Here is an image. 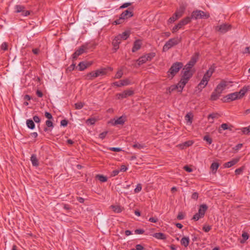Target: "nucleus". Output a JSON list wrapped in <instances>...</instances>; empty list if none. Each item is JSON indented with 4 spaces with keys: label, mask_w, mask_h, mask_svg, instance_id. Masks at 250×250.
<instances>
[{
    "label": "nucleus",
    "mask_w": 250,
    "mask_h": 250,
    "mask_svg": "<svg viewBox=\"0 0 250 250\" xmlns=\"http://www.w3.org/2000/svg\"><path fill=\"white\" fill-rule=\"evenodd\" d=\"M97 178L102 182H105L107 180L106 177L102 175H97Z\"/></svg>",
    "instance_id": "obj_41"
},
{
    "label": "nucleus",
    "mask_w": 250,
    "mask_h": 250,
    "mask_svg": "<svg viewBox=\"0 0 250 250\" xmlns=\"http://www.w3.org/2000/svg\"><path fill=\"white\" fill-rule=\"evenodd\" d=\"M142 46V42L141 40H138L134 42L133 46L132 49L133 52H135L139 49H140Z\"/></svg>",
    "instance_id": "obj_15"
},
{
    "label": "nucleus",
    "mask_w": 250,
    "mask_h": 250,
    "mask_svg": "<svg viewBox=\"0 0 250 250\" xmlns=\"http://www.w3.org/2000/svg\"><path fill=\"white\" fill-rule=\"evenodd\" d=\"M180 42V39L178 38H174L169 39L167 41L163 46V51H167L171 47L178 44Z\"/></svg>",
    "instance_id": "obj_4"
},
{
    "label": "nucleus",
    "mask_w": 250,
    "mask_h": 250,
    "mask_svg": "<svg viewBox=\"0 0 250 250\" xmlns=\"http://www.w3.org/2000/svg\"><path fill=\"white\" fill-rule=\"evenodd\" d=\"M211 229V226L205 225L203 227V229L206 232H208Z\"/></svg>",
    "instance_id": "obj_52"
},
{
    "label": "nucleus",
    "mask_w": 250,
    "mask_h": 250,
    "mask_svg": "<svg viewBox=\"0 0 250 250\" xmlns=\"http://www.w3.org/2000/svg\"><path fill=\"white\" fill-rule=\"evenodd\" d=\"M132 2H127L123 3L120 7H119V9H124L128 7V6L131 5Z\"/></svg>",
    "instance_id": "obj_45"
},
{
    "label": "nucleus",
    "mask_w": 250,
    "mask_h": 250,
    "mask_svg": "<svg viewBox=\"0 0 250 250\" xmlns=\"http://www.w3.org/2000/svg\"><path fill=\"white\" fill-rule=\"evenodd\" d=\"M183 24L181 22V21H179V22L175 25L173 28L172 29V33H175L179 29H181L183 27Z\"/></svg>",
    "instance_id": "obj_28"
},
{
    "label": "nucleus",
    "mask_w": 250,
    "mask_h": 250,
    "mask_svg": "<svg viewBox=\"0 0 250 250\" xmlns=\"http://www.w3.org/2000/svg\"><path fill=\"white\" fill-rule=\"evenodd\" d=\"M200 214H199V213H196L193 217L192 219L194 220L195 221L198 220L200 218H203V216H201Z\"/></svg>",
    "instance_id": "obj_51"
},
{
    "label": "nucleus",
    "mask_w": 250,
    "mask_h": 250,
    "mask_svg": "<svg viewBox=\"0 0 250 250\" xmlns=\"http://www.w3.org/2000/svg\"><path fill=\"white\" fill-rule=\"evenodd\" d=\"M208 83V82L202 79L200 83L198 84L197 87L199 90H202L207 85Z\"/></svg>",
    "instance_id": "obj_27"
},
{
    "label": "nucleus",
    "mask_w": 250,
    "mask_h": 250,
    "mask_svg": "<svg viewBox=\"0 0 250 250\" xmlns=\"http://www.w3.org/2000/svg\"><path fill=\"white\" fill-rule=\"evenodd\" d=\"M219 116V115L218 113H211L208 115V120L211 119L212 121H211L210 123H213L214 119L218 118Z\"/></svg>",
    "instance_id": "obj_39"
},
{
    "label": "nucleus",
    "mask_w": 250,
    "mask_h": 250,
    "mask_svg": "<svg viewBox=\"0 0 250 250\" xmlns=\"http://www.w3.org/2000/svg\"><path fill=\"white\" fill-rule=\"evenodd\" d=\"M239 161V158H235L232 159V160L225 163L224 167H230L232 166L235 165L238 161Z\"/></svg>",
    "instance_id": "obj_16"
},
{
    "label": "nucleus",
    "mask_w": 250,
    "mask_h": 250,
    "mask_svg": "<svg viewBox=\"0 0 250 250\" xmlns=\"http://www.w3.org/2000/svg\"><path fill=\"white\" fill-rule=\"evenodd\" d=\"M30 161L32 163L33 166L38 167L39 165V160L37 159V156L35 154H32L30 158Z\"/></svg>",
    "instance_id": "obj_19"
},
{
    "label": "nucleus",
    "mask_w": 250,
    "mask_h": 250,
    "mask_svg": "<svg viewBox=\"0 0 250 250\" xmlns=\"http://www.w3.org/2000/svg\"><path fill=\"white\" fill-rule=\"evenodd\" d=\"M179 18L174 14L171 17H170L168 20V23H172L177 20Z\"/></svg>",
    "instance_id": "obj_46"
},
{
    "label": "nucleus",
    "mask_w": 250,
    "mask_h": 250,
    "mask_svg": "<svg viewBox=\"0 0 250 250\" xmlns=\"http://www.w3.org/2000/svg\"><path fill=\"white\" fill-rule=\"evenodd\" d=\"M33 121L37 123H39L41 122L40 117L37 115L34 116L33 117Z\"/></svg>",
    "instance_id": "obj_58"
},
{
    "label": "nucleus",
    "mask_w": 250,
    "mask_h": 250,
    "mask_svg": "<svg viewBox=\"0 0 250 250\" xmlns=\"http://www.w3.org/2000/svg\"><path fill=\"white\" fill-rule=\"evenodd\" d=\"M226 98L227 100H229L230 101H234L237 99H240L239 96V94L237 92L228 94L227 95Z\"/></svg>",
    "instance_id": "obj_14"
},
{
    "label": "nucleus",
    "mask_w": 250,
    "mask_h": 250,
    "mask_svg": "<svg viewBox=\"0 0 250 250\" xmlns=\"http://www.w3.org/2000/svg\"><path fill=\"white\" fill-rule=\"evenodd\" d=\"M30 14L29 11L25 10L24 9L21 12V15L24 17L27 16Z\"/></svg>",
    "instance_id": "obj_63"
},
{
    "label": "nucleus",
    "mask_w": 250,
    "mask_h": 250,
    "mask_svg": "<svg viewBox=\"0 0 250 250\" xmlns=\"http://www.w3.org/2000/svg\"><path fill=\"white\" fill-rule=\"evenodd\" d=\"M215 66L214 64L211 65L204 75L202 79L208 82L212 74L215 71Z\"/></svg>",
    "instance_id": "obj_8"
},
{
    "label": "nucleus",
    "mask_w": 250,
    "mask_h": 250,
    "mask_svg": "<svg viewBox=\"0 0 250 250\" xmlns=\"http://www.w3.org/2000/svg\"><path fill=\"white\" fill-rule=\"evenodd\" d=\"M250 88V87L249 86H245L239 91V92H237L240 98H242L245 94V93L249 90Z\"/></svg>",
    "instance_id": "obj_20"
},
{
    "label": "nucleus",
    "mask_w": 250,
    "mask_h": 250,
    "mask_svg": "<svg viewBox=\"0 0 250 250\" xmlns=\"http://www.w3.org/2000/svg\"><path fill=\"white\" fill-rule=\"evenodd\" d=\"M105 69H101L97 70L95 71H92L86 74L85 79L88 80H92L94 78L98 77L100 76H103L105 74Z\"/></svg>",
    "instance_id": "obj_3"
},
{
    "label": "nucleus",
    "mask_w": 250,
    "mask_h": 250,
    "mask_svg": "<svg viewBox=\"0 0 250 250\" xmlns=\"http://www.w3.org/2000/svg\"><path fill=\"white\" fill-rule=\"evenodd\" d=\"M183 66V63L181 62H176L174 63L168 71V75L169 77L172 78L182 68Z\"/></svg>",
    "instance_id": "obj_2"
},
{
    "label": "nucleus",
    "mask_w": 250,
    "mask_h": 250,
    "mask_svg": "<svg viewBox=\"0 0 250 250\" xmlns=\"http://www.w3.org/2000/svg\"><path fill=\"white\" fill-rule=\"evenodd\" d=\"M120 37H115L112 41L113 50L116 52L119 48V44L121 43Z\"/></svg>",
    "instance_id": "obj_12"
},
{
    "label": "nucleus",
    "mask_w": 250,
    "mask_h": 250,
    "mask_svg": "<svg viewBox=\"0 0 250 250\" xmlns=\"http://www.w3.org/2000/svg\"><path fill=\"white\" fill-rule=\"evenodd\" d=\"M241 130L244 134H249L250 132V125L248 127L242 128Z\"/></svg>",
    "instance_id": "obj_43"
},
{
    "label": "nucleus",
    "mask_w": 250,
    "mask_h": 250,
    "mask_svg": "<svg viewBox=\"0 0 250 250\" xmlns=\"http://www.w3.org/2000/svg\"><path fill=\"white\" fill-rule=\"evenodd\" d=\"M24 9V6L21 5H16L15 6V12L16 13L22 12Z\"/></svg>",
    "instance_id": "obj_32"
},
{
    "label": "nucleus",
    "mask_w": 250,
    "mask_h": 250,
    "mask_svg": "<svg viewBox=\"0 0 250 250\" xmlns=\"http://www.w3.org/2000/svg\"><path fill=\"white\" fill-rule=\"evenodd\" d=\"M198 53L195 54L191 58L188 62L185 65L188 69H191L195 64L198 59Z\"/></svg>",
    "instance_id": "obj_10"
},
{
    "label": "nucleus",
    "mask_w": 250,
    "mask_h": 250,
    "mask_svg": "<svg viewBox=\"0 0 250 250\" xmlns=\"http://www.w3.org/2000/svg\"><path fill=\"white\" fill-rule=\"evenodd\" d=\"M221 95V93H219L218 91L215 89L214 91L212 93L210 96V100L211 101L217 100Z\"/></svg>",
    "instance_id": "obj_22"
},
{
    "label": "nucleus",
    "mask_w": 250,
    "mask_h": 250,
    "mask_svg": "<svg viewBox=\"0 0 250 250\" xmlns=\"http://www.w3.org/2000/svg\"><path fill=\"white\" fill-rule=\"evenodd\" d=\"M193 115L192 113H188L185 116V120L188 125H190L192 122Z\"/></svg>",
    "instance_id": "obj_23"
},
{
    "label": "nucleus",
    "mask_w": 250,
    "mask_h": 250,
    "mask_svg": "<svg viewBox=\"0 0 250 250\" xmlns=\"http://www.w3.org/2000/svg\"><path fill=\"white\" fill-rule=\"evenodd\" d=\"M228 83L224 80L221 81V82L217 85L215 88L219 93H222L226 87L228 86Z\"/></svg>",
    "instance_id": "obj_11"
},
{
    "label": "nucleus",
    "mask_w": 250,
    "mask_h": 250,
    "mask_svg": "<svg viewBox=\"0 0 250 250\" xmlns=\"http://www.w3.org/2000/svg\"><path fill=\"white\" fill-rule=\"evenodd\" d=\"M154 236L156 238L161 240H165L166 238L165 235L161 232L155 233Z\"/></svg>",
    "instance_id": "obj_30"
},
{
    "label": "nucleus",
    "mask_w": 250,
    "mask_h": 250,
    "mask_svg": "<svg viewBox=\"0 0 250 250\" xmlns=\"http://www.w3.org/2000/svg\"><path fill=\"white\" fill-rule=\"evenodd\" d=\"M83 52L84 48L83 47L80 48L73 54V58L74 59H76L79 56L83 54Z\"/></svg>",
    "instance_id": "obj_21"
},
{
    "label": "nucleus",
    "mask_w": 250,
    "mask_h": 250,
    "mask_svg": "<svg viewBox=\"0 0 250 250\" xmlns=\"http://www.w3.org/2000/svg\"><path fill=\"white\" fill-rule=\"evenodd\" d=\"M155 55V54L154 53H148V54H147L146 55H145V56L146 57L147 61H151L152 60V59L154 57Z\"/></svg>",
    "instance_id": "obj_42"
},
{
    "label": "nucleus",
    "mask_w": 250,
    "mask_h": 250,
    "mask_svg": "<svg viewBox=\"0 0 250 250\" xmlns=\"http://www.w3.org/2000/svg\"><path fill=\"white\" fill-rule=\"evenodd\" d=\"M208 209V206L206 204H202L200 206L198 213L201 215V216H204L205 213Z\"/></svg>",
    "instance_id": "obj_18"
},
{
    "label": "nucleus",
    "mask_w": 250,
    "mask_h": 250,
    "mask_svg": "<svg viewBox=\"0 0 250 250\" xmlns=\"http://www.w3.org/2000/svg\"><path fill=\"white\" fill-rule=\"evenodd\" d=\"M119 172H120L119 170H118V169L114 170L111 173V176L114 177V176L117 175Z\"/></svg>",
    "instance_id": "obj_61"
},
{
    "label": "nucleus",
    "mask_w": 250,
    "mask_h": 250,
    "mask_svg": "<svg viewBox=\"0 0 250 250\" xmlns=\"http://www.w3.org/2000/svg\"><path fill=\"white\" fill-rule=\"evenodd\" d=\"M129 34L128 32L125 31L122 34L118 35L117 37H120V40H121L122 39L123 40L127 39L129 37Z\"/></svg>",
    "instance_id": "obj_29"
},
{
    "label": "nucleus",
    "mask_w": 250,
    "mask_h": 250,
    "mask_svg": "<svg viewBox=\"0 0 250 250\" xmlns=\"http://www.w3.org/2000/svg\"><path fill=\"white\" fill-rule=\"evenodd\" d=\"M0 48L4 51L7 50L8 49L7 43L5 42H3L1 45Z\"/></svg>",
    "instance_id": "obj_55"
},
{
    "label": "nucleus",
    "mask_w": 250,
    "mask_h": 250,
    "mask_svg": "<svg viewBox=\"0 0 250 250\" xmlns=\"http://www.w3.org/2000/svg\"><path fill=\"white\" fill-rule=\"evenodd\" d=\"M191 19H192L191 18V17H187L186 18H185L184 19H183L182 20H181V21L182 23V24H183V25H185L191 21Z\"/></svg>",
    "instance_id": "obj_38"
},
{
    "label": "nucleus",
    "mask_w": 250,
    "mask_h": 250,
    "mask_svg": "<svg viewBox=\"0 0 250 250\" xmlns=\"http://www.w3.org/2000/svg\"><path fill=\"white\" fill-rule=\"evenodd\" d=\"M231 25L227 23H223L215 26V30L221 34H225L231 29Z\"/></svg>",
    "instance_id": "obj_6"
},
{
    "label": "nucleus",
    "mask_w": 250,
    "mask_h": 250,
    "mask_svg": "<svg viewBox=\"0 0 250 250\" xmlns=\"http://www.w3.org/2000/svg\"><path fill=\"white\" fill-rule=\"evenodd\" d=\"M134 94V91L132 89H128L124 91L122 93H117L116 95V98L121 100L126 98L128 97L131 96Z\"/></svg>",
    "instance_id": "obj_7"
},
{
    "label": "nucleus",
    "mask_w": 250,
    "mask_h": 250,
    "mask_svg": "<svg viewBox=\"0 0 250 250\" xmlns=\"http://www.w3.org/2000/svg\"><path fill=\"white\" fill-rule=\"evenodd\" d=\"M123 75V70L122 69H120L116 73L114 78L115 79H120L122 77Z\"/></svg>",
    "instance_id": "obj_44"
},
{
    "label": "nucleus",
    "mask_w": 250,
    "mask_h": 250,
    "mask_svg": "<svg viewBox=\"0 0 250 250\" xmlns=\"http://www.w3.org/2000/svg\"><path fill=\"white\" fill-rule=\"evenodd\" d=\"M107 133V131H104L103 132L101 133L99 135V138L102 140L104 139Z\"/></svg>",
    "instance_id": "obj_56"
},
{
    "label": "nucleus",
    "mask_w": 250,
    "mask_h": 250,
    "mask_svg": "<svg viewBox=\"0 0 250 250\" xmlns=\"http://www.w3.org/2000/svg\"><path fill=\"white\" fill-rule=\"evenodd\" d=\"M95 123V119L94 118H89V119H87L86 121V123L88 125H92L94 124Z\"/></svg>",
    "instance_id": "obj_54"
},
{
    "label": "nucleus",
    "mask_w": 250,
    "mask_h": 250,
    "mask_svg": "<svg viewBox=\"0 0 250 250\" xmlns=\"http://www.w3.org/2000/svg\"><path fill=\"white\" fill-rule=\"evenodd\" d=\"M242 237H243V239L241 240L240 243L243 244L249 239V235L248 233L243 232L242 234Z\"/></svg>",
    "instance_id": "obj_37"
},
{
    "label": "nucleus",
    "mask_w": 250,
    "mask_h": 250,
    "mask_svg": "<svg viewBox=\"0 0 250 250\" xmlns=\"http://www.w3.org/2000/svg\"><path fill=\"white\" fill-rule=\"evenodd\" d=\"M132 146L134 148H138L139 149H141L144 148L145 147V146L144 144H143L135 143Z\"/></svg>",
    "instance_id": "obj_36"
},
{
    "label": "nucleus",
    "mask_w": 250,
    "mask_h": 250,
    "mask_svg": "<svg viewBox=\"0 0 250 250\" xmlns=\"http://www.w3.org/2000/svg\"><path fill=\"white\" fill-rule=\"evenodd\" d=\"M133 8L129 7L127 10H125L120 15L121 19L124 20L128 19L133 16Z\"/></svg>",
    "instance_id": "obj_9"
},
{
    "label": "nucleus",
    "mask_w": 250,
    "mask_h": 250,
    "mask_svg": "<svg viewBox=\"0 0 250 250\" xmlns=\"http://www.w3.org/2000/svg\"><path fill=\"white\" fill-rule=\"evenodd\" d=\"M209 15L208 13H205L201 10L194 11L191 14L192 19L197 20L198 19H208Z\"/></svg>",
    "instance_id": "obj_5"
},
{
    "label": "nucleus",
    "mask_w": 250,
    "mask_h": 250,
    "mask_svg": "<svg viewBox=\"0 0 250 250\" xmlns=\"http://www.w3.org/2000/svg\"><path fill=\"white\" fill-rule=\"evenodd\" d=\"M219 166V164L218 163L214 162L212 163V164L211 165L210 169L212 170L213 172L215 173Z\"/></svg>",
    "instance_id": "obj_33"
},
{
    "label": "nucleus",
    "mask_w": 250,
    "mask_h": 250,
    "mask_svg": "<svg viewBox=\"0 0 250 250\" xmlns=\"http://www.w3.org/2000/svg\"><path fill=\"white\" fill-rule=\"evenodd\" d=\"M130 250H144V248L142 245L137 244L136 245L135 248L131 249Z\"/></svg>",
    "instance_id": "obj_48"
},
{
    "label": "nucleus",
    "mask_w": 250,
    "mask_h": 250,
    "mask_svg": "<svg viewBox=\"0 0 250 250\" xmlns=\"http://www.w3.org/2000/svg\"><path fill=\"white\" fill-rule=\"evenodd\" d=\"M203 140L208 142V144H211L212 143V139L208 136L206 135L204 137Z\"/></svg>",
    "instance_id": "obj_49"
},
{
    "label": "nucleus",
    "mask_w": 250,
    "mask_h": 250,
    "mask_svg": "<svg viewBox=\"0 0 250 250\" xmlns=\"http://www.w3.org/2000/svg\"><path fill=\"white\" fill-rule=\"evenodd\" d=\"M75 108L77 109H80L82 108L83 106V104L82 102H79L76 103L75 104Z\"/></svg>",
    "instance_id": "obj_53"
},
{
    "label": "nucleus",
    "mask_w": 250,
    "mask_h": 250,
    "mask_svg": "<svg viewBox=\"0 0 250 250\" xmlns=\"http://www.w3.org/2000/svg\"><path fill=\"white\" fill-rule=\"evenodd\" d=\"M131 83L129 79H125L121 81V85H122V86L129 85Z\"/></svg>",
    "instance_id": "obj_35"
},
{
    "label": "nucleus",
    "mask_w": 250,
    "mask_h": 250,
    "mask_svg": "<svg viewBox=\"0 0 250 250\" xmlns=\"http://www.w3.org/2000/svg\"><path fill=\"white\" fill-rule=\"evenodd\" d=\"M109 150H110L111 151H115V152H120V151H122V149L121 148L114 147H109Z\"/></svg>",
    "instance_id": "obj_57"
},
{
    "label": "nucleus",
    "mask_w": 250,
    "mask_h": 250,
    "mask_svg": "<svg viewBox=\"0 0 250 250\" xmlns=\"http://www.w3.org/2000/svg\"><path fill=\"white\" fill-rule=\"evenodd\" d=\"M183 73L182 77L180 81L179 82V86L180 87V90L183 89L185 85L188 83L189 79L192 76V73L190 69H188L185 67L183 68Z\"/></svg>",
    "instance_id": "obj_1"
},
{
    "label": "nucleus",
    "mask_w": 250,
    "mask_h": 250,
    "mask_svg": "<svg viewBox=\"0 0 250 250\" xmlns=\"http://www.w3.org/2000/svg\"><path fill=\"white\" fill-rule=\"evenodd\" d=\"M243 170V167H240V168H238L236 169L235 170V174L236 175H240V174H241L242 173Z\"/></svg>",
    "instance_id": "obj_59"
},
{
    "label": "nucleus",
    "mask_w": 250,
    "mask_h": 250,
    "mask_svg": "<svg viewBox=\"0 0 250 250\" xmlns=\"http://www.w3.org/2000/svg\"><path fill=\"white\" fill-rule=\"evenodd\" d=\"M142 188V185L141 184H137L136 188L134 189V193H139V192H140L141 191Z\"/></svg>",
    "instance_id": "obj_47"
},
{
    "label": "nucleus",
    "mask_w": 250,
    "mask_h": 250,
    "mask_svg": "<svg viewBox=\"0 0 250 250\" xmlns=\"http://www.w3.org/2000/svg\"><path fill=\"white\" fill-rule=\"evenodd\" d=\"M44 115L46 118L48 119V120H50V119H52V116L51 114L48 112H45L44 113Z\"/></svg>",
    "instance_id": "obj_64"
},
{
    "label": "nucleus",
    "mask_w": 250,
    "mask_h": 250,
    "mask_svg": "<svg viewBox=\"0 0 250 250\" xmlns=\"http://www.w3.org/2000/svg\"><path fill=\"white\" fill-rule=\"evenodd\" d=\"M91 63L86 62H82L78 64L79 70L80 71H83L86 69L87 67L91 65Z\"/></svg>",
    "instance_id": "obj_17"
},
{
    "label": "nucleus",
    "mask_w": 250,
    "mask_h": 250,
    "mask_svg": "<svg viewBox=\"0 0 250 250\" xmlns=\"http://www.w3.org/2000/svg\"><path fill=\"white\" fill-rule=\"evenodd\" d=\"M111 208L113 209L115 212L120 213L122 211V209L119 206L112 205L111 206Z\"/></svg>",
    "instance_id": "obj_40"
},
{
    "label": "nucleus",
    "mask_w": 250,
    "mask_h": 250,
    "mask_svg": "<svg viewBox=\"0 0 250 250\" xmlns=\"http://www.w3.org/2000/svg\"><path fill=\"white\" fill-rule=\"evenodd\" d=\"M137 62H138V65H140L144 63H145L147 61L146 57L144 56H142L141 57H140L138 60H137Z\"/></svg>",
    "instance_id": "obj_34"
},
{
    "label": "nucleus",
    "mask_w": 250,
    "mask_h": 250,
    "mask_svg": "<svg viewBox=\"0 0 250 250\" xmlns=\"http://www.w3.org/2000/svg\"><path fill=\"white\" fill-rule=\"evenodd\" d=\"M189 243V238L188 237H184L181 240V244L185 247H187Z\"/></svg>",
    "instance_id": "obj_25"
},
{
    "label": "nucleus",
    "mask_w": 250,
    "mask_h": 250,
    "mask_svg": "<svg viewBox=\"0 0 250 250\" xmlns=\"http://www.w3.org/2000/svg\"><path fill=\"white\" fill-rule=\"evenodd\" d=\"M26 124L28 128L30 129H33L35 128V125L34 121L31 119H28L26 120Z\"/></svg>",
    "instance_id": "obj_26"
},
{
    "label": "nucleus",
    "mask_w": 250,
    "mask_h": 250,
    "mask_svg": "<svg viewBox=\"0 0 250 250\" xmlns=\"http://www.w3.org/2000/svg\"><path fill=\"white\" fill-rule=\"evenodd\" d=\"M125 117L122 116L119 117L116 120L114 119L112 121L111 123L113 125H123L125 122Z\"/></svg>",
    "instance_id": "obj_13"
},
{
    "label": "nucleus",
    "mask_w": 250,
    "mask_h": 250,
    "mask_svg": "<svg viewBox=\"0 0 250 250\" xmlns=\"http://www.w3.org/2000/svg\"><path fill=\"white\" fill-rule=\"evenodd\" d=\"M68 124V122L66 120H62L61 121V125L62 126H66Z\"/></svg>",
    "instance_id": "obj_62"
},
{
    "label": "nucleus",
    "mask_w": 250,
    "mask_h": 250,
    "mask_svg": "<svg viewBox=\"0 0 250 250\" xmlns=\"http://www.w3.org/2000/svg\"><path fill=\"white\" fill-rule=\"evenodd\" d=\"M185 8L183 6H180L179 9H178L176 12L174 13L179 18L182 16L184 12Z\"/></svg>",
    "instance_id": "obj_24"
},
{
    "label": "nucleus",
    "mask_w": 250,
    "mask_h": 250,
    "mask_svg": "<svg viewBox=\"0 0 250 250\" xmlns=\"http://www.w3.org/2000/svg\"><path fill=\"white\" fill-rule=\"evenodd\" d=\"M45 125L48 127L53 128L54 127L53 122L50 120H48L45 122Z\"/></svg>",
    "instance_id": "obj_50"
},
{
    "label": "nucleus",
    "mask_w": 250,
    "mask_h": 250,
    "mask_svg": "<svg viewBox=\"0 0 250 250\" xmlns=\"http://www.w3.org/2000/svg\"><path fill=\"white\" fill-rule=\"evenodd\" d=\"M176 89H178L179 91L181 92L183 89L180 90V87L179 86V83L177 85H173L168 88V91L171 92Z\"/></svg>",
    "instance_id": "obj_31"
},
{
    "label": "nucleus",
    "mask_w": 250,
    "mask_h": 250,
    "mask_svg": "<svg viewBox=\"0 0 250 250\" xmlns=\"http://www.w3.org/2000/svg\"><path fill=\"white\" fill-rule=\"evenodd\" d=\"M145 232L143 229H136L135 230V233L136 234H142Z\"/></svg>",
    "instance_id": "obj_60"
}]
</instances>
